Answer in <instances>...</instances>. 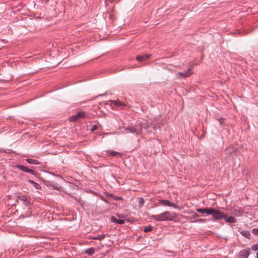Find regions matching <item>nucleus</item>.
Masks as SVG:
<instances>
[{
    "label": "nucleus",
    "instance_id": "1",
    "mask_svg": "<svg viewBox=\"0 0 258 258\" xmlns=\"http://www.w3.org/2000/svg\"><path fill=\"white\" fill-rule=\"evenodd\" d=\"M149 127L148 123L145 120H143L138 124H136L135 127H128L124 128L126 133H132L136 135H139L142 130V128H147Z\"/></svg>",
    "mask_w": 258,
    "mask_h": 258
},
{
    "label": "nucleus",
    "instance_id": "2",
    "mask_svg": "<svg viewBox=\"0 0 258 258\" xmlns=\"http://www.w3.org/2000/svg\"><path fill=\"white\" fill-rule=\"evenodd\" d=\"M176 217V214L169 211H166L159 215H152V219L157 221H172Z\"/></svg>",
    "mask_w": 258,
    "mask_h": 258
},
{
    "label": "nucleus",
    "instance_id": "3",
    "mask_svg": "<svg viewBox=\"0 0 258 258\" xmlns=\"http://www.w3.org/2000/svg\"><path fill=\"white\" fill-rule=\"evenodd\" d=\"M212 216L214 220H220L224 216V214L219 210L211 208L210 214Z\"/></svg>",
    "mask_w": 258,
    "mask_h": 258
},
{
    "label": "nucleus",
    "instance_id": "4",
    "mask_svg": "<svg viewBox=\"0 0 258 258\" xmlns=\"http://www.w3.org/2000/svg\"><path fill=\"white\" fill-rule=\"evenodd\" d=\"M159 203H160V204H161V205H162L163 206H164L172 207L175 209H179V206L178 205H177L173 203L170 202L168 200H160Z\"/></svg>",
    "mask_w": 258,
    "mask_h": 258
},
{
    "label": "nucleus",
    "instance_id": "5",
    "mask_svg": "<svg viewBox=\"0 0 258 258\" xmlns=\"http://www.w3.org/2000/svg\"><path fill=\"white\" fill-rule=\"evenodd\" d=\"M191 69L184 72H179L176 74V76L178 78H186L191 75V73L190 72Z\"/></svg>",
    "mask_w": 258,
    "mask_h": 258
},
{
    "label": "nucleus",
    "instance_id": "6",
    "mask_svg": "<svg viewBox=\"0 0 258 258\" xmlns=\"http://www.w3.org/2000/svg\"><path fill=\"white\" fill-rule=\"evenodd\" d=\"M17 200L21 201L24 204L27 205H28L30 203L29 200L28 199V197L24 195H20L18 196Z\"/></svg>",
    "mask_w": 258,
    "mask_h": 258
},
{
    "label": "nucleus",
    "instance_id": "7",
    "mask_svg": "<svg viewBox=\"0 0 258 258\" xmlns=\"http://www.w3.org/2000/svg\"><path fill=\"white\" fill-rule=\"evenodd\" d=\"M85 115L84 112H79L77 114L73 115L71 118V121H75L80 118H83Z\"/></svg>",
    "mask_w": 258,
    "mask_h": 258
},
{
    "label": "nucleus",
    "instance_id": "8",
    "mask_svg": "<svg viewBox=\"0 0 258 258\" xmlns=\"http://www.w3.org/2000/svg\"><path fill=\"white\" fill-rule=\"evenodd\" d=\"M16 167L17 168L22 170L24 172L29 173H31L32 174H34V171L33 170H32L31 169H28L27 167H25L24 166L17 165H16Z\"/></svg>",
    "mask_w": 258,
    "mask_h": 258
},
{
    "label": "nucleus",
    "instance_id": "9",
    "mask_svg": "<svg viewBox=\"0 0 258 258\" xmlns=\"http://www.w3.org/2000/svg\"><path fill=\"white\" fill-rule=\"evenodd\" d=\"M249 249H243L240 251L239 256L240 258H248L249 253Z\"/></svg>",
    "mask_w": 258,
    "mask_h": 258
},
{
    "label": "nucleus",
    "instance_id": "10",
    "mask_svg": "<svg viewBox=\"0 0 258 258\" xmlns=\"http://www.w3.org/2000/svg\"><path fill=\"white\" fill-rule=\"evenodd\" d=\"M227 222L229 223H234L237 221L236 219L233 216H227L224 214L223 218Z\"/></svg>",
    "mask_w": 258,
    "mask_h": 258
},
{
    "label": "nucleus",
    "instance_id": "11",
    "mask_svg": "<svg viewBox=\"0 0 258 258\" xmlns=\"http://www.w3.org/2000/svg\"><path fill=\"white\" fill-rule=\"evenodd\" d=\"M150 56V54H145L142 55L137 56V59L139 61H144L147 60Z\"/></svg>",
    "mask_w": 258,
    "mask_h": 258
},
{
    "label": "nucleus",
    "instance_id": "12",
    "mask_svg": "<svg viewBox=\"0 0 258 258\" xmlns=\"http://www.w3.org/2000/svg\"><path fill=\"white\" fill-rule=\"evenodd\" d=\"M197 211L199 213H202V214H207L208 215L210 214V212L211 211V208H201V209H197Z\"/></svg>",
    "mask_w": 258,
    "mask_h": 258
},
{
    "label": "nucleus",
    "instance_id": "13",
    "mask_svg": "<svg viewBox=\"0 0 258 258\" xmlns=\"http://www.w3.org/2000/svg\"><path fill=\"white\" fill-rule=\"evenodd\" d=\"M243 213V210L240 209V208H238L237 209H235L234 210V211H233V214L236 216H241Z\"/></svg>",
    "mask_w": 258,
    "mask_h": 258
},
{
    "label": "nucleus",
    "instance_id": "14",
    "mask_svg": "<svg viewBox=\"0 0 258 258\" xmlns=\"http://www.w3.org/2000/svg\"><path fill=\"white\" fill-rule=\"evenodd\" d=\"M111 221L119 224H122L124 223V221L122 219H117L116 218L113 217L111 218Z\"/></svg>",
    "mask_w": 258,
    "mask_h": 258
},
{
    "label": "nucleus",
    "instance_id": "15",
    "mask_svg": "<svg viewBox=\"0 0 258 258\" xmlns=\"http://www.w3.org/2000/svg\"><path fill=\"white\" fill-rule=\"evenodd\" d=\"M85 252L89 255H92L95 253V248L93 247L85 249Z\"/></svg>",
    "mask_w": 258,
    "mask_h": 258
},
{
    "label": "nucleus",
    "instance_id": "16",
    "mask_svg": "<svg viewBox=\"0 0 258 258\" xmlns=\"http://www.w3.org/2000/svg\"><path fill=\"white\" fill-rule=\"evenodd\" d=\"M108 154L112 156H120L121 154L119 152L112 151V150H108L107 151Z\"/></svg>",
    "mask_w": 258,
    "mask_h": 258
},
{
    "label": "nucleus",
    "instance_id": "17",
    "mask_svg": "<svg viewBox=\"0 0 258 258\" xmlns=\"http://www.w3.org/2000/svg\"><path fill=\"white\" fill-rule=\"evenodd\" d=\"M28 181L29 183H31L36 189H40L41 186L38 183H37L32 180H29Z\"/></svg>",
    "mask_w": 258,
    "mask_h": 258
},
{
    "label": "nucleus",
    "instance_id": "18",
    "mask_svg": "<svg viewBox=\"0 0 258 258\" xmlns=\"http://www.w3.org/2000/svg\"><path fill=\"white\" fill-rule=\"evenodd\" d=\"M26 161L29 164L37 165L39 164L38 161L33 159H27Z\"/></svg>",
    "mask_w": 258,
    "mask_h": 258
},
{
    "label": "nucleus",
    "instance_id": "19",
    "mask_svg": "<svg viewBox=\"0 0 258 258\" xmlns=\"http://www.w3.org/2000/svg\"><path fill=\"white\" fill-rule=\"evenodd\" d=\"M111 102L114 103V105L116 106H125V104L120 102V101L119 100H116V101H111Z\"/></svg>",
    "mask_w": 258,
    "mask_h": 258
},
{
    "label": "nucleus",
    "instance_id": "20",
    "mask_svg": "<svg viewBox=\"0 0 258 258\" xmlns=\"http://www.w3.org/2000/svg\"><path fill=\"white\" fill-rule=\"evenodd\" d=\"M152 229H153V227L152 226L149 225L144 228V231L145 232H148L149 231H152Z\"/></svg>",
    "mask_w": 258,
    "mask_h": 258
},
{
    "label": "nucleus",
    "instance_id": "21",
    "mask_svg": "<svg viewBox=\"0 0 258 258\" xmlns=\"http://www.w3.org/2000/svg\"><path fill=\"white\" fill-rule=\"evenodd\" d=\"M251 249L253 251H256L258 250V243L253 245L251 246Z\"/></svg>",
    "mask_w": 258,
    "mask_h": 258
},
{
    "label": "nucleus",
    "instance_id": "22",
    "mask_svg": "<svg viewBox=\"0 0 258 258\" xmlns=\"http://www.w3.org/2000/svg\"><path fill=\"white\" fill-rule=\"evenodd\" d=\"M105 235L104 234H100L97 236V240H102L105 237Z\"/></svg>",
    "mask_w": 258,
    "mask_h": 258
},
{
    "label": "nucleus",
    "instance_id": "23",
    "mask_svg": "<svg viewBox=\"0 0 258 258\" xmlns=\"http://www.w3.org/2000/svg\"><path fill=\"white\" fill-rule=\"evenodd\" d=\"M144 200L142 198H140L139 200V203L140 206H143V205L144 204Z\"/></svg>",
    "mask_w": 258,
    "mask_h": 258
},
{
    "label": "nucleus",
    "instance_id": "24",
    "mask_svg": "<svg viewBox=\"0 0 258 258\" xmlns=\"http://www.w3.org/2000/svg\"><path fill=\"white\" fill-rule=\"evenodd\" d=\"M243 235H244L246 237H248L250 235L249 232L247 231H244L243 233Z\"/></svg>",
    "mask_w": 258,
    "mask_h": 258
},
{
    "label": "nucleus",
    "instance_id": "25",
    "mask_svg": "<svg viewBox=\"0 0 258 258\" xmlns=\"http://www.w3.org/2000/svg\"><path fill=\"white\" fill-rule=\"evenodd\" d=\"M97 128H98V126L96 125H95L92 126L91 130H92V131H94L97 130Z\"/></svg>",
    "mask_w": 258,
    "mask_h": 258
},
{
    "label": "nucleus",
    "instance_id": "26",
    "mask_svg": "<svg viewBox=\"0 0 258 258\" xmlns=\"http://www.w3.org/2000/svg\"><path fill=\"white\" fill-rule=\"evenodd\" d=\"M253 232L254 234L258 235V228L253 229Z\"/></svg>",
    "mask_w": 258,
    "mask_h": 258
},
{
    "label": "nucleus",
    "instance_id": "27",
    "mask_svg": "<svg viewBox=\"0 0 258 258\" xmlns=\"http://www.w3.org/2000/svg\"><path fill=\"white\" fill-rule=\"evenodd\" d=\"M193 217L195 218H197L199 217V215L197 213H195L194 214Z\"/></svg>",
    "mask_w": 258,
    "mask_h": 258
},
{
    "label": "nucleus",
    "instance_id": "28",
    "mask_svg": "<svg viewBox=\"0 0 258 258\" xmlns=\"http://www.w3.org/2000/svg\"><path fill=\"white\" fill-rule=\"evenodd\" d=\"M90 239H97V236L90 237Z\"/></svg>",
    "mask_w": 258,
    "mask_h": 258
},
{
    "label": "nucleus",
    "instance_id": "29",
    "mask_svg": "<svg viewBox=\"0 0 258 258\" xmlns=\"http://www.w3.org/2000/svg\"><path fill=\"white\" fill-rule=\"evenodd\" d=\"M44 258H52V257L51 256H45Z\"/></svg>",
    "mask_w": 258,
    "mask_h": 258
},
{
    "label": "nucleus",
    "instance_id": "30",
    "mask_svg": "<svg viewBox=\"0 0 258 258\" xmlns=\"http://www.w3.org/2000/svg\"><path fill=\"white\" fill-rule=\"evenodd\" d=\"M222 120H223V119H221L220 120H219V122H220V123L221 124H222Z\"/></svg>",
    "mask_w": 258,
    "mask_h": 258
},
{
    "label": "nucleus",
    "instance_id": "31",
    "mask_svg": "<svg viewBox=\"0 0 258 258\" xmlns=\"http://www.w3.org/2000/svg\"><path fill=\"white\" fill-rule=\"evenodd\" d=\"M198 221L202 222V221H203V220H202V219H199V220H198Z\"/></svg>",
    "mask_w": 258,
    "mask_h": 258
},
{
    "label": "nucleus",
    "instance_id": "32",
    "mask_svg": "<svg viewBox=\"0 0 258 258\" xmlns=\"http://www.w3.org/2000/svg\"><path fill=\"white\" fill-rule=\"evenodd\" d=\"M256 257L258 258V252L256 253Z\"/></svg>",
    "mask_w": 258,
    "mask_h": 258
}]
</instances>
